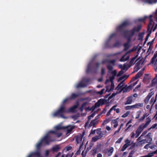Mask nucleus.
<instances>
[{
	"instance_id": "1",
	"label": "nucleus",
	"mask_w": 157,
	"mask_h": 157,
	"mask_svg": "<svg viewBox=\"0 0 157 157\" xmlns=\"http://www.w3.org/2000/svg\"><path fill=\"white\" fill-rule=\"evenodd\" d=\"M65 104H63L62 103L59 109L52 114L53 117H60L62 118L64 117V114L67 113V109L64 106Z\"/></svg>"
},
{
	"instance_id": "2",
	"label": "nucleus",
	"mask_w": 157,
	"mask_h": 157,
	"mask_svg": "<svg viewBox=\"0 0 157 157\" xmlns=\"http://www.w3.org/2000/svg\"><path fill=\"white\" fill-rule=\"evenodd\" d=\"M108 123V119H106V120L103 122L101 124L102 128H99L97 129L96 131V133L98 134V136H100L101 137H102L103 136L105 135L107 132L105 130H104L105 128V125ZM106 129L108 130V126H106L105 127Z\"/></svg>"
},
{
	"instance_id": "3",
	"label": "nucleus",
	"mask_w": 157,
	"mask_h": 157,
	"mask_svg": "<svg viewBox=\"0 0 157 157\" xmlns=\"http://www.w3.org/2000/svg\"><path fill=\"white\" fill-rule=\"evenodd\" d=\"M41 140L45 145H48L50 142L55 141L56 139L53 137V135L47 134Z\"/></svg>"
},
{
	"instance_id": "4",
	"label": "nucleus",
	"mask_w": 157,
	"mask_h": 157,
	"mask_svg": "<svg viewBox=\"0 0 157 157\" xmlns=\"http://www.w3.org/2000/svg\"><path fill=\"white\" fill-rule=\"evenodd\" d=\"M64 126H62L60 125L56 126L55 127V131H49V133L54 134L56 135L58 138L60 137L62 134L60 132L61 130H65L64 128Z\"/></svg>"
},
{
	"instance_id": "5",
	"label": "nucleus",
	"mask_w": 157,
	"mask_h": 157,
	"mask_svg": "<svg viewBox=\"0 0 157 157\" xmlns=\"http://www.w3.org/2000/svg\"><path fill=\"white\" fill-rule=\"evenodd\" d=\"M117 73V71L116 70L113 69L112 67H109V81H113Z\"/></svg>"
},
{
	"instance_id": "6",
	"label": "nucleus",
	"mask_w": 157,
	"mask_h": 157,
	"mask_svg": "<svg viewBox=\"0 0 157 157\" xmlns=\"http://www.w3.org/2000/svg\"><path fill=\"white\" fill-rule=\"evenodd\" d=\"M75 125H68L64 127L65 130H66V135L68 136L70 134L72 133L73 132V130L75 128H77Z\"/></svg>"
},
{
	"instance_id": "7",
	"label": "nucleus",
	"mask_w": 157,
	"mask_h": 157,
	"mask_svg": "<svg viewBox=\"0 0 157 157\" xmlns=\"http://www.w3.org/2000/svg\"><path fill=\"white\" fill-rule=\"evenodd\" d=\"M141 26H139L137 28H135L134 29L130 30L128 31L127 30H125L124 31L125 36L126 37H128V36L127 35L126 33L129 34V36H132L134 34V33L135 31H138L141 29Z\"/></svg>"
},
{
	"instance_id": "8",
	"label": "nucleus",
	"mask_w": 157,
	"mask_h": 157,
	"mask_svg": "<svg viewBox=\"0 0 157 157\" xmlns=\"http://www.w3.org/2000/svg\"><path fill=\"white\" fill-rule=\"evenodd\" d=\"M80 96V94L79 93L76 94L74 93L71 94V96L68 98H66L63 101V104H65L69 100H73L77 98Z\"/></svg>"
},
{
	"instance_id": "9",
	"label": "nucleus",
	"mask_w": 157,
	"mask_h": 157,
	"mask_svg": "<svg viewBox=\"0 0 157 157\" xmlns=\"http://www.w3.org/2000/svg\"><path fill=\"white\" fill-rule=\"evenodd\" d=\"M105 101H107V100L104 99H100L95 103L94 105L92 106V111H93L95 108L99 107L100 105H102L105 103Z\"/></svg>"
},
{
	"instance_id": "10",
	"label": "nucleus",
	"mask_w": 157,
	"mask_h": 157,
	"mask_svg": "<svg viewBox=\"0 0 157 157\" xmlns=\"http://www.w3.org/2000/svg\"><path fill=\"white\" fill-rule=\"evenodd\" d=\"M130 24L131 22L128 20L124 21L120 25L117 27V29L118 30L121 31L124 28L129 25Z\"/></svg>"
},
{
	"instance_id": "11",
	"label": "nucleus",
	"mask_w": 157,
	"mask_h": 157,
	"mask_svg": "<svg viewBox=\"0 0 157 157\" xmlns=\"http://www.w3.org/2000/svg\"><path fill=\"white\" fill-rule=\"evenodd\" d=\"M138 56V55L137 54L132 59L129 63L127 64L128 67L129 68L131 66L134 65L138 60L140 59V58L136 59Z\"/></svg>"
},
{
	"instance_id": "12",
	"label": "nucleus",
	"mask_w": 157,
	"mask_h": 157,
	"mask_svg": "<svg viewBox=\"0 0 157 157\" xmlns=\"http://www.w3.org/2000/svg\"><path fill=\"white\" fill-rule=\"evenodd\" d=\"M96 64L93 61H91L88 64L86 70L87 73L90 72L95 67Z\"/></svg>"
},
{
	"instance_id": "13",
	"label": "nucleus",
	"mask_w": 157,
	"mask_h": 157,
	"mask_svg": "<svg viewBox=\"0 0 157 157\" xmlns=\"http://www.w3.org/2000/svg\"><path fill=\"white\" fill-rule=\"evenodd\" d=\"M132 50L128 52L122 56L120 59V61L121 62H124L128 60L129 58V53L132 52Z\"/></svg>"
},
{
	"instance_id": "14",
	"label": "nucleus",
	"mask_w": 157,
	"mask_h": 157,
	"mask_svg": "<svg viewBox=\"0 0 157 157\" xmlns=\"http://www.w3.org/2000/svg\"><path fill=\"white\" fill-rule=\"evenodd\" d=\"M126 34L128 36V37H126L125 36V33H124V35L125 37L126 38H127L128 40V42L124 44V50H127L128 47H129V42H130V38L131 37V36H129V34L128 33H126Z\"/></svg>"
},
{
	"instance_id": "15",
	"label": "nucleus",
	"mask_w": 157,
	"mask_h": 157,
	"mask_svg": "<svg viewBox=\"0 0 157 157\" xmlns=\"http://www.w3.org/2000/svg\"><path fill=\"white\" fill-rule=\"evenodd\" d=\"M87 84L86 82H83L82 81L77 84L76 86L77 88H82L86 87Z\"/></svg>"
},
{
	"instance_id": "16",
	"label": "nucleus",
	"mask_w": 157,
	"mask_h": 157,
	"mask_svg": "<svg viewBox=\"0 0 157 157\" xmlns=\"http://www.w3.org/2000/svg\"><path fill=\"white\" fill-rule=\"evenodd\" d=\"M33 156L37 157H43L41 155L40 151L37 150L36 151L32 153Z\"/></svg>"
},
{
	"instance_id": "17",
	"label": "nucleus",
	"mask_w": 157,
	"mask_h": 157,
	"mask_svg": "<svg viewBox=\"0 0 157 157\" xmlns=\"http://www.w3.org/2000/svg\"><path fill=\"white\" fill-rule=\"evenodd\" d=\"M78 107L77 105H75L71 107L69 109H67V113L69 112H74L75 109L77 108Z\"/></svg>"
},
{
	"instance_id": "18",
	"label": "nucleus",
	"mask_w": 157,
	"mask_h": 157,
	"mask_svg": "<svg viewBox=\"0 0 157 157\" xmlns=\"http://www.w3.org/2000/svg\"><path fill=\"white\" fill-rule=\"evenodd\" d=\"M116 61V59H109V67H112L113 68V66H114L115 64Z\"/></svg>"
},
{
	"instance_id": "19",
	"label": "nucleus",
	"mask_w": 157,
	"mask_h": 157,
	"mask_svg": "<svg viewBox=\"0 0 157 157\" xmlns=\"http://www.w3.org/2000/svg\"><path fill=\"white\" fill-rule=\"evenodd\" d=\"M98 123V121L93 120L91 121L90 124H89V126L90 127H91L92 126H94L95 125L97 124Z\"/></svg>"
},
{
	"instance_id": "20",
	"label": "nucleus",
	"mask_w": 157,
	"mask_h": 157,
	"mask_svg": "<svg viewBox=\"0 0 157 157\" xmlns=\"http://www.w3.org/2000/svg\"><path fill=\"white\" fill-rule=\"evenodd\" d=\"M110 85L109 86V91H113L114 88V85L113 81H110Z\"/></svg>"
},
{
	"instance_id": "21",
	"label": "nucleus",
	"mask_w": 157,
	"mask_h": 157,
	"mask_svg": "<svg viewBox=\"0 0 157 157\" xmlns=\"http://www.w3.org/2000/svg\"><path fill=\"white\" fill-rule=\"evenodd\" d=\"M132 86L130 85L127 87H125L123 89L124 92H128L132 89Z\"/></svg>"
},
{
	"instance_id": "22",
	"label": "nucleus",
	"mask_w": 157,
	"mask_h": 157,
	"mask_svg": "<svg viewBox=\"0 0 157 157\" xmlns=\"http://www.w3.org/2000/svg\"><path fill=\"white\" fill-rule=\"evenodd\" d=\"M144 2L147 3L149 4L153 3H156L157 2V0H143Z\"/></svg>"
},
{
	"instance_id": "23",
	"label": "nucleus",
	"mask_w": 157,
	"mask_h": 157,
	"mask_svg": "<svg viewBox=\"0 0 157 157\" xmlns=\"http://www.w3.org/2000/svg\"><path fill=\"white\" fill-rule=\"evenodd\" d=\"M151 134L150 133H148V134L146 136V137H148L147 139H146V143H150L152 141V139L151 138L149 137Z\"/></svg>"
},
{
	"instance_id": "24",
	"label": "nucleus",
	"mask_w": 157,
	"mask_h": 157,
	"mask_svg": "<svg viewBox=\"0 0 157 157\" xmlns=\"http://www.w3.org/2000/svg\"><path fill=\"white\" fill-rule=\"evenodd\" d=\"M124 85V81H122L118 85L115 89L118 90L119 89L121 88Z\"/></svg>"
},
{
	"instance_id": "25",
	"label": "nucleus",
	"mask_w": 157,
	"mask_h": 157,
	"mask_svg": "<svg viewBox=\"0 0 157 157\" xmlns=\"http://www.w3.org/2000/svg\"><path fill=\"white\" fill-rule=\"evenodd\" d=\"M43 142L40 141L36 145V148L37 150L40 151V147L42 146Z\"/></svg>"
},
{
	"instance_id": "26",
	"label": "nucleus",
	"mask_w": 157,
	"mask_h": 157,
	"mask_svg": "<svg viewBox=\"0 0 157 157\" xmlns=\"http://www.w3.org/2000/svg\"><path fill=\"white\" fill-rule=\"evenodd\" d=\"M132 96L128 97L126 102L125 103V104H131L132 101Z\"/></svg>"
},
{
	"instance_id": "27",
	"label": "nucleus",
	"mask_w": 157,
	"mask_h": 157,
	"mask_svg": "<svg viewBox=\"0 0 157 157\" xmlns=\"http://www.w3.org/2000/svg\"><path fill=\"white\" fill-rule=\"evenodd\" d=\"M128 76L127 75H124V76L120 77L118 79V81L120 82L121 80L124 81L128 77Z\"/></svg>"
},
{
	"instance_id": "28",
	"label": "nucleus",
	"mask_w": 157,
	"mask_h": 157,
	"mask_svg": "<svg viewBox=\"0 0 157 157\" xmlns=\"http://www.w3.org/2000/svg\"><path fill=\"white\" fill-rule=\"evenodd\" d=\"M135 109L140 108L143 107V103H138L135 105Z\"/></svg>"
},
{
	"instance_id": "29",
	"label": "nucleus",
	"mask_w": 157,
	"mask_h": 157,
	"mask_svg": "<svg viewBox=\"0 0 157 157\" xmlns=\"http://www.w3.org/2000/svg\"><path fill=\"white\" fill-rule=\"evenodd\" d=\"M60 149V147L58 145H56L52 148V150L53 152H57Z\"/></svg>"
},
{
	"instance_id": "30",
	"label": "nucleus",
	"mask_w": 157,
	"mask_h": 157,
	"mask_svg": "<svg viewBox=\"0 0 157 157\" xmlns=\"http://www.w3.org/2000/svg\"><path fill=\"white\" fill-rule=\"evenodd\" d=\"M97 148L94 147L93 148L92 150L91 151L92 155L94 156L96 155L97 152Z\"/></svg>"
},
{
	"instance_id": "31",
	"label": "nucleus",
	"mask_w": 157,
	"mask_h": 157,
	"mask_svg": "<svg viewBox=\"0 0 157 157\" xmlns=\"http://www.w3.org/2000/svg\"><path fill=\"white\" fill-rule=\"evenodd\" d=\"M157 57V52L155 53L153 56V57L152 58V59L151 63H154L155 61V59Z\"/></svg>"
},
{
	"instance_id": "32",
	"label": "nucleus",
	"mask_w": 157,
	"mask_h": 157,
	"mask_svg": "<svg viewBox=\"0 0 157 157\" xmlns=\"http://www.w3.org/2000/svg\"><path fill=\"white\" fill-rule=\"evenodd\" d=\"M146 127L145 125H144V124L143 123L139 126V128H138L140 130L142 131L144 129V128H146Z\"/></svg>"
},
{
	"instance_id": "33",
	"label": "nucleus",
	"mask_w": 157,
	"mask_h": 157,
	"mask_svg": "<svg viewBox=\"0 0 157 157\" xmlns=\"http://www.w3.org/2000/svg\"><path fill=\"white\" fill-rule=\"evenodd\" d=\"M101 138V136H97L95 137H93L92 138V140L94 142H96L97 140H99V139H100Z\"/></svg>"
},
{
	"instance_id": "34",
	"label": "nucleus",
	"mask_w": 157,
	"mask_h": 157,
	"mask_svg": "<svg viewBox=\"0 0 157 157\" xmlns=\"http://www.w3.org/2000/svg\"><path fill=\"white\" fill-rule=\"evenodd\" d=\"M144 69H143V71H139L137 73V74L136 75V78H138L139 77H140L143 74V71H144Z\"/></svg>"
},
{
	"instance_id": "35",
	"label": "nucleus",
	"mask_w": 157,
	"mask_h": 157,
	"mask_svg": "<svg viewBox=\"0 0 157 157\" xmlns=\"http://www.w3.org/2000/svg\"><path fill=\"white\" fill-rule=\"evenodd\" d=\"M157 96V95H156L155 99H154L153 98H151L150 101V104H152V105H153L154 103L156 101Z\"/></svg>"
},
{
	"instance_id": "36",
	"label": "nucleus",
	"mask_w": 157,
	"mask_h": 157,
	"mask_svg": "<svg viewBox=\"0 0 157 157\" xmlns=\"http://www.w3.org/2000/svg\"><path fill=\"white\" fill-rule=\"evenodd\" d=\"M108 63V58H107L105 59H103L102 62L101 63L102 64H105V63H106V67L108 69V64H107V63Z\"/></svg>"
},
{
	"instance_id": "37",
	"label": "nucleus",
	"mask_w": 157,
	"mask_h": 157,
	"mask_svg": "<svg viewBox=\"0 0 157 157\" xmlns=\"http://www.w3.org/2000/svg\"><path fill=\"white\" fill-rule=\"evenodd\" d=\"M147 121L146 122V123L144 124V125L146 126V127L149 124L151 121V120L150 118H149V117H148L147 118Z\"/></svg>"
},
{
	"instance_id": "38",
	"label": "nucleus",
	"mask_w": 157,
	"mask_h": 157,
	"mask_svg": "<svg viewBox=\"0 0 157 157\" xmlns=\"http://www.w3.org/2000/svg\"><path fill=\"white\" fill-rule=\"evenodd\" d=\"M87 104V102H84L83 104L82 105L81 107L80 108V109L81 111H82L84 107L86 106Z\"/></svg>"
},
{
	"instance_id": "39",
	"label": "nucleus",
	"mask_w": 157,
	"mask_h": 157,
	"mask_svg": "<svg viewBox=\"0 0 157 157\" xmlns=\"http://www.w3.org/2000/svg\"><path fill=\"white\" fill-rule=\"evenodd\" d=\"M108 47V39H107L103 45V48H107Z\"/></svg>"
},
{
	"instance_id": "40",
	"label": "nucleus",
	"mask_w": 157,
	"mask_h": 157,
	"mask_svg": "<svg viewBox=\"0 0 157 157\" xmlns=\"http://www.w3.org/2000/svg\"><path fill=\"white\" fill-rule=\"evenodd\" d=\"M113 151V148L112 147L110 148L109 150V156L110 155Z\"/></svg>"
},
{
	"instance_id": "41",
	"label": "nucleus",
	"mask_w": 157,
	"mask_h": 157,
	"mask_svg": "<svg viewBox=\"0 0 157 157\" xmlns=\"http://www.w3.org/2000/svg\"><path fill=\"white\" fill-rule=\"evenodd\" d=\"M139 144L142 145L146 143V139H144L141 140L139 142Z\"/></svg>"
},
{
	"instance_id": "42",
	"label": "nucleus",
	"mask_w": 157,
	"mask_h": 157,
	"mask_svg": "<svg viewBox=\"0 0 157 157\" xmlns=\"http://www.w3.org/2000/svg\"><path fill=\"white\" fill-rule=\"evenodd\" d=\"M117 94L116 93H113L109 97V100L112 98L113 97L115 96Z\"/></svg>"
},
{
	"instance_id": "43",
	"label": "nucleus",
	"mask_w": 157,
	"mask_h": 157,
	"mask_svg": "<svg viewBox=\"0 0 157 157\" xmlns=\"http://www.w3.org/2000/svg\"><path fill=\"white\" fill-rule=\"evenodd\" d=\"M124 73V71L123 70H121L118 73L117 75V77H119L121 76Z\"/></svg>"
},
{
	"instance_id": "44",
	"label": "nucleus",
	"mask_w": 157,
	"mask_h": 157,
	"mask_svg": "<svg viewBox=\"0 0 157 157\" xmlns=\"http://www.w3.org/2000/svg\"><path fill=\"white\" fill-rule=\"evenodd\" d=\"M141 132L142 131H141L137 128L136 131V134H137V136H139Z\"/></svg>"
},
{
	"instance_id": "45",
	"label": "nucleus",
	"mask_w": 157,
	"mask_h": 157,
	"mask_svg": "<svg viewBox=\"0 0 157 157\" xmlns=\"http://www.w3.org/2000/svg\"><path fill=\"white\" fill-rule=\"evenodd\" d=\"M116 107V105H114V106H113L112 108H111L109 110V113L113 109H114V111L115 110V109H116L115 107Z\"/></svg>"
},
{
	"instance_id": "46",
	"label": "nucleus",
	"mask_w": 157,
	"mask_h": 157,
	"mask_svg": "<svg viewBox=\"0 0 157 157\" xmlns=\"http://www.w3.org/2000/svg\"><path fill=\"white\" fill-rule=\"evenodd\" d=\"M154 94V93L153 92H151L148 94L147 97H148V98H150Z\"/></svg>"
},
{
	"instance_id": "47",
	"label": "nucleus",
	"mask_w": 157,
	"mask_h": 157,
	"mask_svg": "<svg viewBox=\"0 0 157 157\" xmlns=\"http://www.w3.org/2000/svg\"><path fill=\"white\" fill-rule=\"evenodd\" d=\"M104 89H102L100 91H98L97 92V93L100 95H102L103 93Z\"/></svg>"
},
{
	"instance_id": "48",
	"label": "nucleus",
	"mask_w": 157,
	"mask_h": 157,
	"mask_svg": "<svg viewBox=\"0 0 157 157\" xmlns=\"http://www.w3.org/2000/svg\"><path fill=\"white\" fill-rule=\"evenodd\" d=\"M129 113V112H127L125 114L123 115L122 116V117H127Z\"/></svg>"
},
{
	"instance_id": "49",
	"label": "nucleus",
	"mask_w": 157,
	"mask_h": 157,
	"mask_svg": "<svg viewBox=\"0 0 157 157\" xmlns=\"http://www.w3.org/2000/svg\"><path fill=\"white\" fill-rule=\"evenodd\" d=\"M95 115L94 113H92L91 115L88 116V120H90L91 119V117H93Z\"/></svg>"
},
{
	"instance_id": "50",
	"label": "nucleus",
	"mask_w": 157,
	"mask_h": 157,
	"mask_svg": "<svg viewBox=\"0 0 157 157\" xmlns=\"http://www.w3.org/2000/svg\"><path fill=\"white\" fill-rule=\"evenodd\" d=\"M150 98H148V97H147V96L146 97V98H145V99L144 100V102L145 103L147 104L148 103V101Z\"/></svg>"
},
{
	"instance_id": "51",
	"label": "nucleus",
	"mask_w": 157,
	"mask_h": 157,
	"mask_svg": "<svg viewBox=\"0 0 157 157\" xmlns=\"http://www.w3.org/2000/svg\"><path fill=\"white\" fill-rule=\"evenodd\" d=\"M147 17L146 16H145V17H144L143 18H140V19H139V21H144L145 19Z\"/></svg>"
},
{
	"instance_id": "52",
	"label": "nucleus",
	"mask_w": 157,
	"mask_h": 157,
	"mask_svg": "<svg viewBox=\"0 0 157 157\" xmlns=\"http://www.w3.org/2000/svg\"><path fill=\"white\" fill-rule=\"evenodd\" d=\"M127 66V65L124 64L123 67V66L122 65H121L120 66H121V68H122V69L123 70H124L125 69Z\"/></svg>"
},
{
	"instance_id": "53",
	"label": "nucleus",
	"mask_w": 157,
	"mask_h": 157,
	"mask_svg": "<svg viewBox=\"0 0 157 157\" xmlns=\"http://www.w3.org/2000/svg\"><path fill=\"white\" fill-rule=\"evenodd\" d=\"M123 139V137H121L116 142V143H120Z\"/></svg>"
},
{
	"instance_id": "54",
	"label": "nucleus",
	"mask_w": 157,
	"mask_h": 157,
	"mask_svg": "<svg viewBox=\"0 0 157 157\" xmlns=\"http://www.w3.org/2000/svg\"><path fill=\"white\" fill-rule=\"evenodd\" d=\"M72 147L70 146H68L66 147V150L67 151L70 150L72 149Z\"/></svg>"
},
{
	"instance_id": "55",
	"label": "nucleus",
	"mask_w": 157,
	"mask_h": 157,
	"mask_svg": "<svg viewBox=\"0 0 157 157\" xmlns=\"http://www.w3.org/2000/svg\"><path fill=\"white\" fill-rule=\"evenodd\" d=\"M105 73V69L104 68H102L101 69V75H103Z\"/></svg>"
},
{
	"instance_id": "56",
	"label": "nucleus",
	"mask_w": 157,
	"mask_h": 157,
	"mask_svg": "<svg viewBox=\"0 0 157 157\" xmlns=\"http://www.w3.org/2000/svg\"><path fill=\"white\" fill-rule=\"evenodd\" d=\"M153 81H154L155 82H157V74H156L155 77Z\"/></svg>"
},
{
	"instance_id": "57",
	"label": "nucleus",
	"mask_w": 157,
	"mask_h": 157,
	"mask_svg": "<svg viewBox=\"0 0 157 157\" xmlns=\"http://www.w3.org/2000/svg\"><path fill=\"white\" fill-rule=\"evenodd\" d=\"M92 107L91 108H90V107H88L86 108V110H89V111H91L92 110Z\"/></svg>"
},
{
	"instance_id": "58",
	"label": "nucleus",
	"mask_w": 157,
	"mask_h": 157,
	"mask_svg": "<svg viewBox=\"0 0 157 157\" xmlns=\"http://www.w3.org/2000/svg\"><path fill=\"white\" fill-rule=\"evenodd\" d=\"M130 135L131 138H133L135 136V134L134 132H132L131 133Z\"/></svg>"
},
{
	"instance_id": "59",
	"label": "nucleus",
	"mask_w": 157,
	"mask_h": 157,
	"mask_svg": "<svg viewBox=\"0 0 157 157\" xmlns=\"http://www.w3.org/2000/svg\"><path fill=\"white\" fill-rule=\"evenodd\" d=\"M49 155V151L48 150H47L45 151V155L46 156H48Z\"/></svg>"
},
{
	"instance_id": "60",
	"label": "nucleus",
	"mask_w": 157,
	"mask_h": 157,
	"mask_svg": "<svg viewBox=\"0 0 157 157\" xmlns=\"http://www.w3.org/2000/svg\"><path fill=\"white\" fill-rule=\"evenodd\" d=\"M130 141L128 139L126 140L125 141V143H126L125 144H128L129 145H130Z\"/></svg>"
},
{
	"instance_id": "61",
	"label": "nucleus",
	"mask_w": 157,
	"mask_h": 157,
	"mask_svg": "<svg viewBox=\"0 0 157 157\" xmlns=\"http://www.w3.org/2000/svg\"><path fill=\"white\" fill-rule=\"evenodd\" d=\"M145 118V117H144V116L143 115L139 119V120L140 121H142Z\"/></svg>"
},
{
	"instance_id": "62",
	"label": "nucleus",
	"mask_w": 157,
	"mask_h": 157,
	"mask_svg": "<svg viewBox=\"0 0 157 157\" xmlns=\"http://www.w3.org/2000/svg\"><path fill=\"white\" fill-rule=\"evenodd\" d=\"M129 145L128 144H125L123 146V147L124 148L126 149L128 147Z\"/></svg>"
},
{
	"instance_id": "63",
	"label": "nucleus",
	"mask_w": 157,
	"mask_h": 157,
	"mask_svg": "<svg viewBox=\"0 0 157 157\" xmlns=\"http://www.w3.org/2000/svg\"><path fill=\"white\" fill-rule=\"evenodd\" d=\"M156 127H157V124H153L152 126V127H151V128H156Z\"/></svg>"
},
{
	"instance_id": "64",
	"label": "nucleus",
	"mask_w": 157,
	"mask_h": 157,
	"mask_svg": "<svg viewBox=\"0 0 157 157\" xmlns=\"http://www.w3.org/2000/svg\"><path fill=\"white\" fill-rule=\"evenodd\" d=\"M133 153L134 152L132 151H131L130 153H129V155L128 157H132V155L133 154Z\"/></svg>"
}]
</instances>
